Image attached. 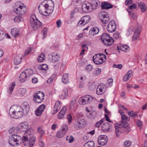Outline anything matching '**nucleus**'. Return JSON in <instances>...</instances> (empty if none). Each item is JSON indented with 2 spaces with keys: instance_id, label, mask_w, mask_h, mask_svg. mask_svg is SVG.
Returning <instances> with one entry per match:
<instances>
[{
  "instance_id": "35",
  "label": "nucleus",
  "mask_w": 147,
  "mask_h": 147,
  "mask_svg": "<svg viewBox=\"0 0 147 147\" xmlns=\"http://www.w3.org/2000/svg\"><path fill=\"white\" fill-rule=\"evenodd\" d=\"M95 144L93 141H89L86 143L84 145V147H94Z\"/></svg>"
},
{
  "instance_id": "34",
  "label": "nucleus",
  "mask_w": 147,
  "mask_h": 147,
  "mask_svg": "<svg viewBox=\"0 0 147 147\" xmlns=\"http://www.w3.org/2000/svg\"><path fill=\"white\" fill-rule=\"evenodd\" d=\"M68 76V74H65L63 76L62 78V81L63 83L67 84L69 82Z\"/></svg>"
},
{
  "instance_id": "16",
  "label": "nucleus",
  "mask_w": 147,
  "mask_h": 147,
  "mask_svg": "<svg viewBox=\"0 0 147 147\" xmlns=\"http://www.w3.org/2000/svg\"><path fill=\"white\" fill-rule=\"evenodd\" d=\"M101 129L105 132H108L112 130V126L111 124L108 123H105L102 125Z\"/></svg>"
},
{
  "instance_id": "45",
  "label": "nucleus",
  "mask_w": 147,
  "mask_h": 147,
  "mask_svg": "<svg viewBox=\"0 0 147 147\" xmlns=\"http://www.w3.org/2000/svg\"><path fill=\"white\" fill-rule=\"evenodd\" d=\"M23 20V18L20 16H16L14 18V21L17 22H22Z\"/></svg>"
},
{
  "instance_id": "57",
  "label": "nucleus",
  "mask_w": 147,
  "mask_h": 147,
  "mask_svg": "<svg viewBox=\"0 0 147 147\" xmlns=\"http://www.w3.org/2000/svg\"><path fill=\"white\" fill-rule=\"evenodd\" d=\"M105 120V119H102L96 122L95 124V126L97 127H100V125L103 122V121Z\"/></svg>"
},
{
  "instance_id": "52",
  "label": "nucleus",
  "mask_w": 147,
  "mask_h": 147,
  "mask_svg": "<svg viewBox=\"0 0 147 147\" xmlns=\"http://www.w3.org/2000/svg\"><path fill=\"white\" fill-rule=\"evenodd\" d=\"M38 132L40 133L41 135V137H42L45 133V131L43 130L40 127H38L37 129Z\"/></svg>"
},
{
  "instance_id": "37",
  "label": "nucleus",
  "mask_w": 147,
  "mask_h": 147,
  "mask_svg": "<svg viewBox=\"0 0 147 147\" xmlns=\"http://www.w3.org/2000/svg\"><path fill=\"white\" fill-rule=\"evenodd\" d=\"M96 87V85L95 83L94 82L92 83H89L88 85V89L91 90H94L95 89Z\"/></svg>"
},
{
  "instance_id": "12",
  "label": "nucleus",
  "mask_w": 147,
  "mask_h": 147,
  "mask_svg": "<svg viewBox=\"0 0 147 147\" xmlns=\"http://www.w3.org/2000/svg\"><path fill=\"white\" fill-rule=\"evenodd\" d=\"M91 18L89 15H86L83 17L78 24V26H81L85 25L88 23L90 20Z\"/></svg>"
},
{
  "instance_id": "30",
  "label": "nucleus",
  "mask_w": 147,
  "mask_h": 147,
  "mask_svg": "<svg viewBox=\"0 0 147 147\" xmlns=\"http://www.w3.org/2000/svg\"><path fill=\"white\" fill-rule=\"evenodd\" d=\"M22 57L21 54H19L17 56L14 60V64L16 65L19 64L22 61Z\"/></svg>"
},
{
  "instance_id": "24",
  "label": "nucleus",
  "mask_w": 147,
  "mask_h": 147,
  "mask_svg": "<svg viewBox=\"0 0 147 147\" xmlns=\"http://www.w3.org/2000/svg\"><path fill=\"white\" fill-rule=\"evenodd\" d=\"M67 111V108L63 107L60 111L58 115V119H60L63 118L65 115V112Z\"/></svg>"
},
{
  "instance_id": "48",
  "label": "nucleus",
  "mask_w": 147,
  "mask_h": 147,
  "mask_svg": "<svg viewBox=\"0 0 147 147\" xmlns=\"http://www.w3.org/2000/svg\"><path fill=\"white\" fill-rule=\"evenodd\" d=\"M48 66L46 64H42V65L39 66L38 69H39L42 70H46L47 69Z\"/></svg>"
},
{
  "instance_id": "55",
  "label": "nucleus",
  "mask_w": 147,
  "mask_h": 147,
  "mask_svg": "<svg viewBox=\"0 0 147 147\" xmlns=\"http://www.w3.org/2000/svg\"><path fill=\"white\" fill-rule=\"evenodd\" d=\"M128 114L131 117H135L137 116V114L136 112H134L132 111H130L128 112Z\"/></svg>"
},
{
  "instance_id": "64",
  "label": "nucleus",
  "mask_w": 147,
  "mask_h": 147,
  "mask_svg": "<svg viewBox=\"0 0 147 147\" xmlns=\"http://www.w3.org/2000/svg\"><path fill=\"white\" fill-rule=\"evenodd\" d=\"M57 27V28H59L61 27V21L60 20H58L56 22Z\"/></svg>"
},
{
  "instance_id": "28",
  "label": "nucleus",
  "mask_w": 147,
  "mask_h": 147,
  "mask_svg": "<svg viewBox=\"0 0 147 147\" xmlns=\"http://www.w3.org/2000/svg\"><path fill=\"white\" fill-rule=\"evenodd\" d=\"M132 71L130 70H129L127 73L123 77V80L126 82L129 80L132 75Z\"/></svg>"
},
{
  "instance_id": "25",
  "label": "nucleus",
  "mask_w": 147,
  "mask_h": 147,
  "mask_svg": "<svg viewBox=\"0 0 147 147\" xmlns=\"http://www.w3.org/2000/svg\"><path fill=\"white\" fill-rule=\"evenodd\" d=\"M90 4V7L92 9H96L100 4L99 1L97 0H92Z\"/></svg>"
},
{
  "instance_id": "7",
  "label": "nucleus",
  "mask_w": 147,
  "mask_h": 147,
  "mask_svg": "<svg viewBox=\"0 0 147 147\" xmlns=\"http://www.w3.org/2000/svg\"><path fill=\"white\" fill-rule=\"evenodd\" d=\"M98 17L103 24H107L109 20L108 14L105 11H101L98 14Z\"/></svg>"
},
{
  "instance_id": "31",
  "label": "nucleus",
  "mask_w": 147,
  "mask_h": 147,
  "mask_svg": "<svg viewBox=\"0 0 147 147\" xmlns=\"http://www.w3.org/2000/svg\"><path fill=\"white\" fill-rule=\"evenodd\" d=\"M99 32V29L97 27L92 28L90 30V33L91 35H95L98 34Z\"/></svg>"
},
{
  "instance_id": "33",
  "label": "nucleus",
  "mask_w": 147,
  "mask_h": 147,
  "mask_svg": "<svg viewBox=\"0 0 147 147\" xmlns=\"http://www.w3.org/2000/svg\"><path fill=\"white\" fill-rule=\"evenodd\" d=\"M17 132H18V128L14 127L10 128L9 131V133L12 136L16 134Z\"/></svg>"
},
{
  "instance_id": "41",
  "label": "nucleus",
  "mask_w": 147,
  "mask_h": 147,
  "mask_svg": "<svg viewBox=\"0 0 147 147\" xmlns=\"http://www.w3.org/2000/svg\"><path fill=\"white\" fill-rule=\"evenodd\" d=\"M120 49L123 51L125 52L129 50V48L128 45H125L121 46L120 47Z\"/></svg>"
},
{
  "instance_id": "4",
  "label": "nucleus",
  "mask_w": 147,
  "mask_h": 147,
  "mask_svg": "<svg viewBox=\"0 0 147 147\" xmlns=\"http://www.w3.org/2000/svg\"><path fill=\"white\" fill-rule=\"evenodd\" d=\"M33 73V71L31 69H26L21 74L19 77V80L21 82H24L28 80Z\"/></svg>"
},
{
  "instance_id": "63",
  "label": "nucleus",
  "mask_w": 147,
  "mask_h": 147,
  "mask_svg": "<svg viewBox=\"0 0 147 147\" xmlns=\"http://www.w3.org/2000/svg\"><path fill=\"white\" fill-rule=\"evenodd\" d=\"M67 119H68V121L69 123H71V121H72V117L71 115L70 114L68 115H67Z\"/></svg>"
},
{
  "instance_id": "59",
  "label": "nucleus",
  "mask_w": 147,
  "mask_h": 147,
  "mask_svg": "<svg viewBox=\"0 0 147 147\" xmlns=\"http://www.w3.org/2000/svg\"><path fill=\"white\" fill-rule=\"evenodd\" d=\"M131 142L129 141H125L124 143L125 147H128L131 145Z\"/></svg>"
},
{
  "instance_id": "61",
  "label": "nucleus",
  "mask_w": 147,
  "mask_h": 147,
  "mask_svg": "<svg viewBox=\"0 0 147 147\" xmlns=\"http://www.w3.org/2000/svg\"><path fill=\"white\" fill-rule=\"evenodd\" d=\"M113 67L117 68L119 69H121L122 67V65L121 64L116 65L114 64L113 65Z\"/></svg>"
},
{
  "instance_id": "39",
  "label": "nucleus",
  "mask_w": 147,
  "mask_h": 147,
  "mask_svg": "<svg viewBox=\"0 0 147 147\" xmlns=\"http://www.w3.org/2000/svg\"><path fill=\"white\" fill-rule=\"evenodd\" d=\"M13 140V139L11 138H10L9 139V142L11 145L12 146H14L16 145L19 144L17 141H15V140Z\"/></svg>"
},
{
  "instance_id": "13",
  "label": "nucleus",
  "mask_w": 147,
  "mask_h": 147,
  "mask_svg": "<svg viewBox=\"0 0 147 147\" xmlns=\"http://www.w3.org/2000/svg\"><path fill=\"white\" fill-rule=\"evenodd\" d=\"M116 28V24L115 23V22L112 20L108 24L107 27V30L108 32L111 33L115 31Z\"/></svg>"
},
{
  "instance_id": "51",
  "label": "nucleus",
  "mask_w": 147,
  "mask_h": 147,
  "mask_svg": "<svg viewBox=\"0 0 147 147\" xmlns=\"http://www.w3.org/2000/svg\"><path fill=\"white\" fill-rule=\"evenodd\" d=\"M62 129L61 130L64 133L66 134V132L67 131L68 129V126L66 125H63L62 126Z\"/></svg>"
},
{
  "instance_id": "9",
  "label": "nucleus",
  "mask_w": 147,
  "mask_h": 147,
  "mask_svg": "<svg viewBox=\"0 0 147 147\" xmlns=\"http://www.w3.org/2000/svg\"><path fill=\"white\" fill-rule=\"evenodd\" d=\"M34 95L33 100L36 102L40 103L43 101L45 94L43 92L38 91L34 93Z\"/></svg>"
},
{
  "instance_id": "36",
  "label": "nucleus",
  "mask_w": 147,
  "mask_h": 147,
  "mask_svg": "<svg viewBox=\"0 0 147 147\" xmlns=\"http://www.w3.org/2000/svg\"><path fill=\"white\" fill-rule=\"evenodd\" d=\"M138 5L142 12H144L146 11V7L144 3L142 2L138 3Z\"/></svg>"
},
{
  "instance_id": "1",
  "label": "nucleus",
  "mask_w": 147,
  "mask_h": 147,
  "mask_svg": "<svg viewBox=\"0 0 147 147\" xmlns=\"http://www.w3.org/2000/svg\"><path fill=\"white\" fill-rule=\"evenodd\" d=\"M119 112L121 115V119L119 124H116L115 126V132L116 136L118 137L120 134L125 132H129L131 129L129 124L127 122V117L125 115L124 112L121 111L120 110H119Z\"/></svg>"
},
{
  "instance_id": "49",
  "label": "nucleus",
  "mask_w": 147,
  "mask_h": 147,
  "mask_svg": "<svg viewBox=\"0 0 147 147\" xmlns=\"http://www.w3.org/2000/svg\"><path fill=\"white\" fill-rule=\"evenodd\" d=\"M76 100L71 101L70 105V109H73L76 107Z\"/></svg>"
},
{
  "instance_id": "6",
  "label": "nucleus",
  "mask_w": 147,
  "mask_h": 147,
  "mask_svg": "<svg viewBox=\"0 0 147 147\" xmlns=\"http://www.w3.org/2000/svg\"><path fill=\"white\" fill-rule=\"evenodd\" d=\"M36 19L35 16H33L30 18V23L32 28L34 30H36L40 27L42 25L41 22Z\"/></svg>"
},
{
  "instance_id": "40",
  "label": "nucleus",
  "mask_w": 147,
  "mask_h": 147,
  "mask_svg": "<svg viewBox=\"0 0 147 147\" xmlns=\"http://www.w3.org/2000/svg\"><path fill=\"white\" fill-rule=\"evenodd\" d=\"M15 85V84L13 83L9 86V91H8V92L9 94H12Z\"/></svg>"
},
{
  "instance_id": "38",
  "label": "nucleus",
  "mask_w": 147,
  "mask_h": 147,
  "mask_svg": "<svg viewBox=\"0 0 147 147\" xmlns=\"http://www.w3.org/2000/svg\"><path fill=\"white\" fill-rule=\"evenodd\" d=\"M102 84H100L96 90V93L98 95H100L102 93L103 90L101 88Z\"/></svg>"
},
{
  "instance_id": "17",
  "label": "nucleus",
  "mask_w": 147,
  "mask_h": 147,
  "mask_svg": "<svg viewBox=\"0 0 147 147\" xmlns=\"http://www.w3.org/2000/svg\"><path fill=\"white\" fill-rule=\"evenodd\" d=\"M107 141L108 138L106 136L104 135H101L98 138V143L99 145L103 146L107 143Z\"/></svg>"
},
{
  "instance_id": "42",
  "label": "nucleus",
  "mask_w": 147,
  "mask_h": 147,
  "mask_svg": "<svg viewBox=\"0 0 147 147\" xmlns=\"http://www.w3.org/2000/svg\"><path fill=\"white\" fill-rule=\"evenodd\" d=\"M11 138L13 139V140H15V141H17L18 142L22 139V138L21 137L16 134L12 135Z\"/></svg>"
},
{
  "instance_id": "56",
  "label": "nucleus",
  "mask_w": 147,
  "mask_h": 147,
  "mask_svg": "<svg viewBox=\"0 0 147 147\" xmlns=\"http://www.w3.org/2000/svg\"><path fill=\"white\" fill-rule=\"evenodd\" d=\"M5 35L4 32L1 30H0V41L3 40L5 38Z\"/></svg>"
},
{
  "instance_id": "14",
  "label": "nucleus",
  "mask_w": 147,
  "mask_h": 147,
  "mask_svg": "<svg viewBox=\"0 0 147 147\" xmlns=\"http://www.w3.org/2000/svg\"><path fill=\"white\" fill-rule=\"evenodd\" d=\"M28 124L26 122L22 123L19 124L18 127V132H24L28 130Z\"/></svg>"
},
{
  "instance_id": "58",
  "label": "nucleus",
  "mask_w": 147,
  "mask_h": 147,
  "mask_svg": "<svg viewBox=\"0 0 147 147\" xmlns=\"http://www.w3.org/2000/svg\"><path fill=\"white\" fill-rule=\"evenodd\" d=\"M20 3V2H17L16 3L13 9L14 12L15 11L16 9L22 6L21 5H20L19 4Z\"/></svg>"
},
{
  "instance_id": "53",
  "label": "nucleus",
  "mask_w": 147,
  "mask_h": 147,
  "mask_svg": "<svg viewBox=\"0 0 147 147\" xmlns=\"http://www.w3.org/2000/svg\"><path fill=\"white\" fill-rule=\"evenodd\" d=\"M66 140L69 143H71L74 141V138L72 136H68L66 138Z\"/></svg>"
},
{
  "instance_id": "54",
  "label": "nucleus",
  "mask_w": 147,
  "mask_h": 147,
  "mask_svg": "<svg viewBox=\"0 0 147 147\" xmlns=\"http://www.w3.org/2000/svg\"><path fill=\"white\" fill-rule=\"evenodd\" d=\"M101 71V69L100 68H98L96 69L93 74L94 76H98L100 74Z\"/></svg>"
},
{
  "instance_id": "43",
  "label": "nucleus",
  "mask_w": 147,
  "mask_h": 147,
  "mask_svg": "<svg viewBox=\"0 0 147 147\" xmlns=\"http://www.w3.org/2000/svg\"><path fill=\"white\" fill-rule=\"evenodd\" d=\"M87 116L88 118L89 119H93L96 116V113L95 112L90 113L87 114Z\"/></svg>"
},
{
  "instance_id": "19",
  "label": "nucleus",
  "mask_w": 147,
  "mask_h": 147,
  "mask_svg": "<svg viewBox=\"0 0 147 147\" xmlns=\"http://www.w3.org/2000/svg\"><path fill=\"white\" fill-rule=\"evenodd\" d=\"M68 91L66 88H64L60 92L59 97L61 99H63L66 98L68 95Z\"/></svg>"
},
{
  "instance_id": "8",
  "label": "nucleus",
  "mask_w": 147,
  "mask_h": 147,
  "mask_svg": "<svg viewBox=\"0 0 147 147\" xmlns=\"http://www.w3.org/2000/svg\"><path fill=\"white\" fill-rule=\"evenodd\" d=\"M86 121L84 119H81L78 117L75 121L74 127L78 129H81L86 126Z\"/></svg>"
},
{
  "instance_id": "29",
  "label": "nucleus",
  "mask_w": 147,
  "mask_h": 147,
  "mask_svg": "<svg viewBox=\"0 0 147 147\" xmlns=\"http://www.w3.org/2000/svg\"><path fill=\"white\" fill-rule=\"evenodd\" d=\"M11 33L13 36L16 37L19 35V31L16 28H13L11 30Z\"/></svg>"
},
{
  "instance_id": "18",
  "label": "nucleus",
  "mask_w": 147,
  "mask_h": 147,
  "mask_svg": "<svg viewBox=\"0 0 147 147\" xmlns=\"http://www.w3.org/2000/svg\"><path fill=\"white\" fill-rule=\"evenodd\" d=\"M26 11V8L24 6H22L16 9L15 12L16 14L20 15H24Z\"/></svg>"
},
{
  "instance_id": "21",
  "label": "nucleus",
  "mask_w": 147,
  "mask_h": 147,
  "mask_svg": "<svg viewBox=\"0 0 147 147\" xmlns=\"http://www.w3.org/2000/svg\"><path fill=\"white\" fill-rule=\"evenodd\" d=\"M45 108V106L44 105H42L36 110L35 113L38 116L40 115Z\"/></svg>"
},
{
  "instance_id": "23",
  "label": "nucleus",
  "mask_w": 147,
  "mask_h": 147,
  "mask_svg": "<svg viewBox=\"0 0 147 147\" xmlns=\"http://www.w3.org/2000/svg\"><path fill=\"white\" fill-rule=\"evenodd\" d=\"M141 28L138 27L136 30L135 31L133 36V39L134 41H135L139 37L140 32L141 31Z\"/></svg>"
},
{
  "instance_id": "10",
  "label": "nucleus",
  "mask_w": 147,
  "mask_h": 147,
  "mask_svg": "<svg viewBox=\"0 0 147 147\" xmlns=\"http://www.w3.org/2000/svg\"><path fill=\"white\" fill-rule=\"evenodd\" d=\"M93 100V97L89 95H87L83 96L82 98H81L79 103L80 104L85 105L90 103Z\"/></svg>"
},
{
  "instance_id": "62",
  "label": "nucleus",
  "mask_w": 147,
  "mask_h": 147,
  "mask_svg": "<svg viewBox=\"0 0 147 147\" xmlns=\"http://www.w3.org/2000/svg\"><path fill=\"white\" fill-rule=\"evenodd\" d=\"M31 51V49L30 48H28L26 50L25 52V55H26L28 54H29Z\"/></svg>"
},
{
  "instance_id": "15",
  "label": "nucleus",
  "mask_w": 147,
  "mask_h": 147,
  "mask_svg": "<svg viewBox=\"0 0 147 147\" xmlns=\"http://www.w3.org/2000/svg\"><path fill=\"white\" fill-rule=\"evenodd\" d=\"M23 113L22 108L20 106L16 105H13L11 106L9 111V113H19V112Z\"/></svg>"
},
{
  "instance_id": "2",
  "label": "nucleus",
  "mask_w": 147,
  "mask_h": 147,
  "mask_svg": "<svg viewBox=\"0 0 147 147\" xmlns=\"http://www.w3.org/2000/svg\"><path fill=\"white\" fill-rule=\"evenodd\" d=\"M44 1L40 3L38 6L40 13L42 15L47 16L49 13L53 12L54 7V3L52 0H49L47 3Z\"/></svg>"
},
{
  "instance_id": "20",
  "label": "nucleus",
  "mask_w": 147,
  "mask_h": 147,
  "mask_svg": "<svg viewBox=\"0 0 147 147\" xmlns=\"http://www.w3.org/2000/svg\"><path fill=\"white\" fill-rule=\"evenodd\" d=\"M90 3L84 4L82 6V11L84 12L88 13L91 10Z\"/></svg>"
},
{
  "instance_id": "26",
  "label": "nucleus",
  "mask_w": 147,
  "mask_h": 147,
  "mask_svg": "<svg viewBox=\"0 0 147 147\" xmlns=\"http://www.w3.org/2000/svg\"><path fill=\"white\" fill-rule=\"evenodd\" d=\"M50 57H51V59L53 63L57 62L59 60L60 57L57 54L55 55V54L53 53L51 55Z\"/></svg>"
},
{
  "instance_id": "27",
  "label": "nucleus",
  "mask_w": 147,
  "mask_h": 147,
  "mask_svg": "<svg viewBox=\"0 0 147 147\" xmlns=\"http://www.w3.org/2000/svg\"><path fill=\"white\" fill-rule=\"evenodd\" d=\"M113 6L111 4L107 2H102L101 3V7L102 9H108L112 8Z\"/></svg>"
},
{
  "instance_id": "47",
  "label": "nucleus",
  "mask_w": 147,
  "mask_h": 147,
  "mask_svg": "<svg viewBox=\"0 0 147 147\" xmlns=\"http://www.w3.org/2000/svg\"><path fill=\"white\" fill-rule=\"evenodd\" d=\"M65 134L64 133V132L60 130L58 131L56 136L57 138H60L63 136Z\"/></svg>"
},
{
  "instance_id": "32",
  "label": "nucleus",
  "mask_w": 147,
  "mask_h": 147,
  "mask_svg": "<svg viewBox=\"0 0 147 147\" xmlns=\"http://www.w3.org/2000/svg\"><path fill=\"white\" fill-rule=\"evenodd\" d=\"M61 107V102L60 101H57L55 104L53 109L54 113H57L60 109Z\"/></svg>"
},
{
  "instance_id": "3",
  "label": "nucleus",
  "mask_w": 147,
  "mask_h": 147,
  "mask_svg": "<svg viewBox=\"0 0 147 147\" xmlns=\"http://www.w3.org/2000/svg\"><path fill=\"white\" fill-rule=\"evenodd\" d=\"M31 134V133L30 129H29L27 131L24 133V135L23 136L22 138V142L23 143V144L25 146L26 145L24 143V142H28V138H29V145L30 147H32L35 143L36 138L34 137H29L30 135Z\"/></svg>"
},
{
  "instance_id": "46",
  "label": "nucleus",
  "mask_w": 147,
  "mask_h": 147,
  "mask_svg": "<svg viewBox=\"0 0 147 147\" xmlns=\"http://www.w3.org/2000/svg\"><path fill=\"white\" fill-rule=\"evenodd\" d=\"M44 57L45 54L44 53H42L41 55L39 56L37 60L38 61L40 62H42L44 60Z\"/></svg>"
},
{
  "instance_id": "22",
  "label": "nucleus",
  "mask_w": 147,
  "mask_h": 147,
  "mask_svg": "<svg viewBox=\"0 0 147 147\" xmlns=\"http://www.w3.org/2000/svg\"><path fill=\"white\" fill-rule=\"evenodd\" d=\"M9 115L10 116L15 119H18L21 117L23 115L22 112H19V113H9Z\"/></svg>"
},
{
  "instance_id": "44",
  "label": "nucleus",
  "mask_w": 147,
  "mask_h": 147,
  "mask_svg": "<svg viewBox=\"0 0 147 147\" xmlns=\"http://www.w3.org/2000/svg\"><path fill=\"white\" fill-rule=\"evenodd\" d=\"M24 104H26L27 105L26 106L22 109H23V113H26L28 112L29 111V105H28V104L26 102H24Z\"/></svg>"
},
{
  "instance_id": "5",
  "label": "nucleus",
  "mask_w": 147,
  "mask_h": 147,
  "mask_svg": "<svg viewBox=\"0 0 147 147\" xmlns=\"http://www.w3.org/2000/svg\"><path fill=\"white\" fill-rule=\"evenodd\" d=\"M101 39L104 45L108 46H110L114 42V39L106 33H104L102 35Z\"/></svg>"
},
{
  "instance_id": "11",
  "label": "nucleus",
  "mask_w": 147,
  "mask_h": 147,
  "mask_svg": "<svg viewBox=\"0 0 147 147\" xmlns=\"http://www.w3.org/2000/svg\"><path fill=\"white\" fill-rule=\"evenodd\" d=\"M101 54L100 53L96 54L93 57V61L96 64L99 65L105 61H104L102 57H101Z\"/></svg>"
},
{
  "instance_id": "50",
  "label": "nucleus",
  "mask_w": 147,
  "mask_h": 147,
  "mask_svg": "<svg viewBox=\"0 0 147 147\" xmlns=\"http://www.w3.org/2000/svg\"><path fill=\"white\" fill-rule=\"evenodd\" d=\"M19 93L22 96L26 94V90L24 88H21L19 90Z\"/></svg>"
},
{
  "instance_id": "60",
  "label": "nucleus",
  "mask_w": 147,
  "mask_h": 147,
  "mask_svg": "<svg viewBox=\"0 0 147 147\" xmlns=\"http://www.w3.org/2000/svg\"><path fill=\"white\" fill-rule=\"evenodd\" d=\"M92 69V65H87L86 67V70L88 72L91 71Z\"/></svg>"
}]
</instances>
